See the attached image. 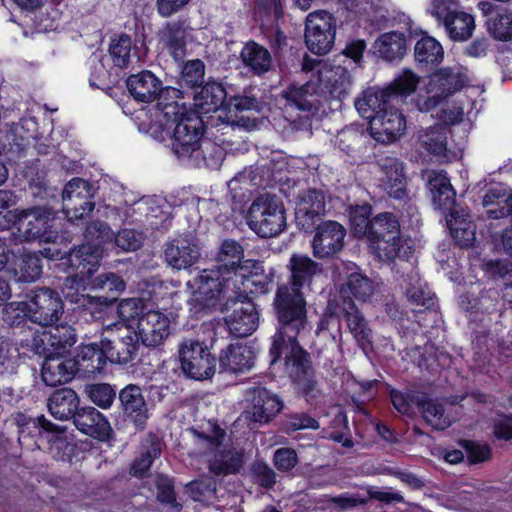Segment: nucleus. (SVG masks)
I'll use <instances>...</instances> for the list:
<instances>
[{"mask_svg": "<svg viewBox=\"0 0 512 512\" xmlns=\"http://www.w3.org/2000/svg\"><path fill=\"white\" fill-rule=\"evenodd\" d=\"M219 361L221 367L233 373L249 370L253 366L251 350L241 345H229L220 355Z\"/></svg>", "mask_w": 512, "mask_h": 512, "instance_id": "obj_41", "label": "nucleus"}, {"mask_svg": "<svg viewBox=\"0 0 512 512\" xmlns=\"http://www.w3.org/2000/svg\"><path fill=\"white\" fill-rule=\"evenodd\" d=\"M372 208L368 204L352 207L350 210V221L353 232L358 236H365L370 231L372 219H370Z\"/></svg>", "mask_w": 512, "mask_h": 512, "instance_id": "obj_56", "label": "nucleus"}, {"mask_svg": "<svg viewBox=\"0 0 512 512\" xmlns=\"http://www.w3.org/2000/svg\"><path fill=\"white\" fill-rule=\"evenodd\" d=\"M188 31L186 21L178 19L167 22L158 33L160 44L176 61L182 60L186 55Z\"/></svg>", "mask_w": 512, "mask_h": 512, "instance_id": "obj_27", "label": "nucleus"}, {"mask_svg": "<svg viewBox=\"0 0 512 512\" xmlns=\"http://www.w3.org/2000/svg\"><path fill=\"white\" fill-rule=\"evenodd\" d=\"M205 65L199 59L190 60L182 68V80L190 87L201 86L204 82Z\"/></svg>", "mask_w": 512, "mask_h": 512, "instance_id": "obj_60", "label": "nucleus"}, {"mask_svg": "<svg viewBox=\"0 0 512 512\" xmlns=\"http://www.w3.org/2000/svg\"><path fill=\"white\" fill-rule=\"evenodd\" d=\"M444 28L449 38L453 41H467L475 30V20L471 14L458 11L445 23Z\"/></svg>", "mask_w": 512, "mask_h": 512, "instance_id": "obj_46", "label": "nucleus"}, {"mask_svg": "<svg viewBox=\"0 0 512 512\" xmlns=\"http://www.w3.org/2000/svg\"><path fill=\"white\" fill-rule=\"evenodd\" d=\"M391 236L393 237L384 236L369 241L370 248L380 260H393L400 256L404 244L401 231L399 230Z\"/></svg>", "mask_w": 512, "mask_h": 512, "instance_id": "obj_49", "label": "nucleus"}, {"mask_svg": "<svg viewBox=\"0 0 512 512\" xmlns=\"http://www.w3.org/2000/svg\"><path fill=\"white\" fill-rule=\"evenodd\" d=\"M85 239L87 243L73 249L68 255L67 263L75 270V274L66 279V285L86 284V280L98 269L105 245H115L123 251H134L141 244L140 237L134 230L123 229L114 235L107 224L99 221L86 227Z\"/></svg>", "mask_w": 512, "mask_h": 512, "instance_id": "obj_2", "label": "nucleus"}, {"mask_svg": "<svg viewBox=\"0 0 512 512\" xmlns=\"http://www.w3.org/2000/svg\"><path fill=\"white\" fill-rule=\"evenodd\" d=\"M342 312L346 325L357 343L361 346L369 345L372 340V331L355 303L344 301Z\"/></svg>", "mask_w": 512, "mask_h": 512, "instance_id": "obj_34", "label": "nucleus"}, {"mask_svg": "<svg viewBox=\"0 0 512 512\" xmlns=\"http://www.w3.org/2000/svg\"><path fill=\"white\" fill-rule=\"evenodd\" d=\"M76 343L75 329L67 324L57 325L41 335L34 336L31 340L32 350L36 354H45L46 346H50L55 351H60L71 347Z\"/></svg>", "mask_w": 512, "mask_h": 512, "instance_id": "obj_25", "label": "nucleus"}, {"mask_svg": "<svg viewBox=\"0 0 512 512\" xmlns=\"http://www.w3.org/2000/svg\"><path fill=\"white\" fill-rule=\"evenodd\" d=\"M186 492L194 501H207L216 493V482L211 478L192 481L186 485Z\"/></svg>", "mask_w": 512, "mask_h": 512, "instance_id": "obj_59", "label": "nucleus"}, {"mask_svg": "<svg viewBox=\"0 0 512 512\" xmlns=\"http://www.w3.org/2000/svg\"><path fill=\"white\" fill-rule=\"evenodd\" d=\"M418 83L419 77L413 71L405 69L394 79L387 90L390 96L394 94L406 96L416 90Z\"/></svg>", "mask_w": 512, "mask_h": 512, "instance_id": "obj_57", "label": "nucleus"}, {"mask_svg": "<svg viewBox=\"0 0 512 512\" xmlns=\"http://www.w3.org/2000/svg\"><path fill=\"white\" fill-rule=\"evenodd\" d=\"M417 406L425 422L437 430H444L451 425V420L445 415L443 405L437 400L419 399Z\"/></svg>", "mask_w": 512, "mask_h": 512, "instance_id": "obj_47", "label": "nucleus"}, {"mask_svg": "<svg viewBox=\"0 0 512 512\" xmlns=\"http://www.w3.org/2000/svg\"><path fill=\"white\" fill-rule=\"evenodd\" d=\"M374 49L385 60L392 61L400 58L406 50L405 36L399 32L383 34L375 41Z\"/></svg>", "mask_w": 512, "mask_h": 512, "instance_id": "obj_45", "label": "nucleus"}, {"mask_svg": "<svg viewBox=\"0 0 512 512\" xmlns=\"http://www.w3.org/2000/svg\"><path fill=\"white\" fill-rule=\"evenodd\" d=\"M315 229L312 249L316 258H330L342 250L346 230L341 224L330 220L318 223Z\"/></svg>", "mask_w": 512, "mask_h": 512, "instance_id": "obj_17", "label": "nucleus"}, {"mask_svg": "<svg viewBox=\"0 0 512 512\" xmlns=\"http://www.w3.org/2000/svg\"><path fill=\"white\" fill-rule=\"evenodd\" d=\"M233 278L217 268L203 269L187 283L193 290L194 308L207 310L219 305Z\"/></svg>", "mask_w": 512, "mask_h": 512, "instance_id": "obj_8", "label": "nucleus"}, {"mask_svg": "<svg viewBox=\"0 0 512 512\" xmlns=\"http://www.w3.org/2000/svg\"><path fill=\"white\" fill-rule=\"evenodd\" d=\"M126 85L132 97L144 103H150L158 99L165 90L162 81L148 70L130 75L127 78Z\"/></svg>", "mask_w": 512, "mask_h": 512, "instance_id": "obj_26", "label": "nucleus"}, {"mask_svg": "<svg viewBox=\"0 0 512 512\" xmlns=\"http://www.w3.org/2000/svg\"><path fill=\"white\" fill-rule=\"evenodd\" d=\"M240 57L243 64L257 75L267 72L271 66L269 51L255 42L245 44L241 50Z\"/></svg>", "mask_w": 512, "mask_h": 512, "instance_id": "obj_44", "label": "nucleus"}, {"mask_svg": "<svg viewBox=\"0 0 512 512\" xmlns=\"http://www.w3.org/2000/svg\"><path fill=\"white\" fill-rule=\"evenodd\" d=\"M48 409L51 415L59 420H68L78 412L79 399L70 388L56 390L48 399Z\"/></svg>", "mask_w": 512, "mask_h": 512, "instance_id": "obj_36", "label": "nucleus"}, {"mask_svg": "<svg viewBox=\"0 0 512 512\" xmlns=\"http://www.w3.org/2000/svg\"><path fill=\"white\" fill-rule=\"evenodd\" d=\"M336 20L326 11H314L306 17L305 44L316 55H326L334 45Z\"/></svg>", "mask_w": 512, "mask_h": 512, "instance_id": "obj_10", "label": "nucleus"}, {"mask_svg": "<svg viewBox=\"0 0 512 512\" xmlns=\"http://www.w3.org/2000/svg\"><path fill=\"white\" fill-rule=\"evenodd\" d=\"M7 312H17L40 326L56 323L64 313V303L58 292L49 288L35 289L28 300L9 303Z\"/></svg>", "mask_w": 512, "mask_h": 512, "instance_id": "obj_4", "label": "nucleus"}, {"mask_svg": "<svg viewBox=\"0 0 512 512\" xmlns=\"http://www.w3.org/2000/svg\"><path fill=\"white\" fill-rule=\"evenodd\" d=\"M203 129V120L197 113H189L175 125L172 150L179 159H198Z\"/></svg>", "mask_w": 512, "mask_h": 512, "instance_id": "obj_12", "label": "nucleus"}, {"mask_svg": "<svg viewBox=\"0 0 512 512\" xmlns=\"http://www.w3.org/2000/svg\"><path fill=\"white\" fill-rule=\"evenodd\" d=\"M244 258V248L235 239L222 241L216 254L217 266L215 268L233 278L238 275L241 260Z\"/></svg>", "mask_w": 512, "mask_h": 512, "instance_id": "obj_33", "label": "nucleus"}, {"mask_svg": "<svg viewBox=\"0 0 512 512\" xmlns=\"http://www.w3.org/2000/svg\"><path fill=\"white\" fill-rule=\"evenodd\" d=\"M287 268L290 272L288 282L278 286L274 306L284 332L294 336L299 331H304L308 323L302 289L310 286L313 277L321 268L309 256L296 253L291 255Z\"/></svg>", "mask_w": 512, "mask_h": 512, "instance_id": "obj_1", "label": "nucleus"}, {"mask_svg": "<svg viewBox=\"0 0 512 512\" xmlns=\"http://www.w3.org/2000/svg\"><path fill=\"white\" fill-rule=\"evenodd\" d=\"M202 157L208 167L217 168L223 161V149L211 141H202L198 159Z\"/></svg>", "mask_w": 512, "mask_h": 512, "instance_id": "obj_64", "label": "nucleus"}, {"mask_svg": "<svg viewBox=\"0 0 512 512\" xmlns=\"http://www.w3.org/2000/svg\"><path fill=\"white\" fill-rule=\"evenodd\" d=\"M161 450L158 444H152L149 448L143 451L138 457L132 467L131 473L134 476L144 475L151 467L153 461L160 456Z\"/></svg>", "mask_w": 512, "mask_h": 512, "instance_id": "obj_61", "label": "nucleus"}, {"mask_svg": "<svg viewBox=\"0 0 512 512\" xmlns=\"http://www.w3.org/2000/svg\"><path fill=\"white\" fill-rule=\"evenodd\" d=\"M317 85L321 92L328 94L331 98L342 100L351 90V75L341 66H322L318 69Z\"/></svg>", "mask_w": 512, "mask_h": 512, "instance_id": "obj_21", "label": "nucleus"}, {"mask_svg": "<svg viewBox=\"0 0 512 512\" xmlns=\"http://www.w3.org/2000/svg\"><path fill=\"white\" fill-rule=\"evenodd\" d=\"M200 257V250L193 239L179 236L168 242L164 249L165 262L173 269H187Z\"/></svg>", "mask_w": 512, "mask_h": 512, "instance_id": "obj_20", "label": "nucleus"}, {"mask_svg": "<svg viewBox=\"0 0 512 512\" xmlns=\"http://www.w3.org/2000/svg\"><path fill=\"white\" fill-rule=\"evenodd\" d=\"M318 90L317 83L310 80L301 86L292 85L282 92V96L289 106L302 111H310L314 106V96Z\"/></svg>", "mask_w": 512, "mask_h": 512, "instance_id": "obj_43", "label": "nucleus"}, {"mask_svg": "<svg viewBox=\"0 0 512 512\" xmlns=\"http://www.w3.org/2000/svg\"><path fill=\"white\" fill-rule=\"evenodd\" d=\"M119 401L124 416L136 427L143 428L149 414L141 388L135 384L126 385L119 392Z\"/></svg>", "mask_w": 512, "mask_h": 512, "instance_id": "obj_24", "label": "nucleus"}, {"mask_svg": "<svg viewBox=\"0 0 512 512\" xmlns=\"http://www.w3.org/2000/svg\"><path fill=\"white\" fill-rule=\"evenodd\" d=\"M414 54L417 62L434 65L442 60L444 52L435 38L424 36L415 44Z\"/></svg>", "mask_w": 512, "mask_h": 512, "instance_id": "obj_50", "label": "nucleus"}, {"mask_svg": "<svg viewBox=\"0 0 512 512\" xmlns=\"http://www.w3.org/2000/svg\"><path fill=\"white\" fill-rule=\"evenodd\" d=\"M6 217L13 221L12 224L17 229L16 237L20 242H31L37 239L49 242L53 238L51 228L55 216L48 207L15 209L14 212H8Z\"/></svg>", "mask_w": 512, "mask_h": 512, "instance_id": "obj_7", "label": "nucleus"}, {"mask_svg": "<svg viewBox=\"0 0 512 512\" xmlns=\"http://www.w3.org/2000/svg\"><path fill=\"white\" fill-rule=\"evenodd\" d=\"M227 93L221 83L208 82L194 96V105L199 114L218 111L225 103Z\"/></svg>", "mask_w": 512, "mask_h": 512, "instance_id": "obj_35", "label": "nucleus"}, {"mask_svg": "<svg viewBox=\"0 0 512 512\" xmlns=\"http://www.w3.org/2000/svg\"><path fill=\"white\" fill-rule=\"evenodd\" d=\"M85 391L89 399L102 409L111 407L116 397V391L107 383L88 385L86 386Z\"/></svg>", "mask_w": 512, "mask_h": 512, "instance_id": "obj_55", "label": "nucleus"}, {"mask_svg": "<svg viewBox=\"0 0 512 512\" xmlns=\"http://www.w3.org/2000/svg\"><path fill=\"white\" fill-rule=\"evenodd\" d=\"M179 358L182 371L192 379H208L215 373V358L207 346L196 339H185L180 344Z\"/></svg>", "mask_w": 512, "mask_h": 512, "instance_id": "obj_11", "label": "nucleus"}, {"mask_svg": "<svg viewBox=\"0 0 512 512\" xmlns=\"http://www.w3.org/2000/svg\"><path fill=\"white\" fill-rule=\"evenodd\" d=\"M74 424L84 434L99 440L108 439L112 432L107 419L94 407L79 410L74 416Z\"/></svg>", "mask_w": 512, "mask_h": 512, "instance_id": "obj_28", "label": "nucleus"}, {"mask_svg": "<svg viewBox=\"0 0 512 512\" xmlns=\"http://www.w3.org/2000/svg\"><path fill=\"white\" fill-rule=\"evenodd\" d=\"M464 84L462 75L451 68H442L432 74L427 83V93H436L443 99L459 90Z\"/></svg>", "mask_w": 512, "mask_h": 512, "instance_id": "obj_37", "label": "nucleus"}, {"mask_svg": "<svg viewBox=\"0 0 512 512\" xmlns=\"http://www.w3.org/2000/svg\"><path fill=\"white\" fill-rule=\"evenodd\" d=\"M382 171L381 186L387 194L395 199H403L407 195V180L404 164L395 157L386 156L379 160Z\"/></svg>", "mask_w": 512, "mask_h": 512, "instance_id": "obj_22", "label": "nucleus"}, {"mask_svg": "<svg viewBox=\"0 0 512 512\" xmlns=\"http://www.w3.org/2000/svg\"><path fill=\"white\" fill-rule=\"evenodd\" d=\"M106 353L103 344L98 348L95 344H87L79 347L77 356L73 359L76 363V371L85 374L100 372L106 363Z\"/></svg>", "mask_w": 512, "mask_h": 512, "instance_id": "obj_39", "label": "nucleus"}, {"mask_svg": "<svg viewBox=\"0 0 512 512\" xmlns=\"http://www.w3.org/2000/svg\"><path fill=\"white\" fill-rule=\"evenodd\" d=\"M180 91L176 88L166 87L160 97L157 99L156 118L166 128H170L173 124H177L181 118L186 117L189 113L184 103L180 102Z\"/></svg>", "mask_w": 512, "mask_h": 512, "instance_id": "obj_23", "label": "nucleus"}, {"mask_svg": "<svg viewBox=\"0 0 512 512\" xmlns=\"http://www.w3.org/2000/svg\"><path fill=\"white\" fill-rule=\"evenodd\" d=\"M192 0H155L154 8L160 18L168 19L184 11Z\"/></svg>", "mask_w": 512, "mask_h": 512, "instance_id": "obj_63", "label": "nucleus"}, {"mask_svg": "<svg viewBox=\"0 0 512 512\" xmlns=\"http://www.w3.org/2000/svg\"><path fill=\"white\" fill-rule=\"evenodd\" d=\"M448 128L442 124L422 129L418 132L417 139L422 148L430 154L442 156L447 148Z\"/></svg>", "mask_w": 512, "mask_h": 512, "instance_id": "obj_42", "label": "nucleus"}, {"mask_svg": "<svg viewBox=\"0 0 512 512\" xmlns=\"http://www.w3.org/2000/svg\"><path fill=\"white\" fill-rule=\"evenodd\" d=\"M247 400L251 406L247 413L258 423H267L282 409L283 403L276 394L265 387H253L247 391Z\"/></svg>", "mask_w": 512, "mask_h": 512, "instance_id": "obj_19", "label": "nucleus"}, {"mask_svg": "<svg viewBox=\"0 0 512 512\" xmlns=\"http://www.w3.org/2000/svg\"><path fill=\"white\" fill-rule=\"evenodd\" d=\"M279 324V333L274 337L270 348L271 364H274L280 355L284 354L285 371L288 376L306 398H316L319 389L309 355L296 340L302 331L290 336L284 332L283 324Z\"/></svg>", "mask_w": 512, "mask_h": 512, "instance_id": "obj_3", "label": "nucleus"}, {"mask_svg": "<svg viewBox=\"0 0 512 512\" xmlns=\"http://www.w3.org/2000/svg\"><path fill=\"white\" fill-rule=\"evenodd\" d=\"M483 205L489 218L510 217L512 222V195L506 197L500 190L491 189L483 197Z\"/></svg>", "mask_w": 512, "mask_h": 512, "instance_id": "obj_48", "label": "nucleus"}, {"mask_svg": "<svg viewBox=\"0 0 512 512\" xmlns=\"http://www.w3.org/2000/svg\"><path fill=\"white\" fill-rule=\"evenodd\" d=\"M92 289L106 290L110 295L108 296H82V305L86 304H99L102 306H109L116 299L117 295L125 289L124 281L114 273H104L91 279L88 283Z\"/></svg>", "mask_w": 512, "mask_h": 512, "instance_id": "obj_30", "label": "nucleus"}, {"mask_svg": "<svg viewBox=\"0 0 512 512\" xmlns=\"http://www.w3.org/2000/svg\"><path fill=\"white\" fill-rule=\"evenodd\" d=\"M407 128L403 113L395 108L376 114L370 121V135L380 143H392L404 135Z\"/></svg>", "mask_w": 512, "mask_h": 512, "instance_id": "obj_16", "label": "nucleus"}, {"mask_svg": "<svg viewBox=\"0 0 512 512\" xmlns=\"http://www.w3.org/2000/svg\"><path fill=\"white\" fill-rule=\"evenodd\" d=\"M134 332L143 345L156 347L169 336L170 319L161 311L148 310L139 317Z\"/></svg>", "mask_w": 512, "mask_h": 512, "instance_id": "obj_18", "label": "nucleus"}, {"mask_svg": "<svg viewBox=\"0 0 512 512\" xmlns=\"http://www.w3.org/2000/svg\"><path fill=\"white\" fill-rule=\"evenodd\" d=\"M95 189L91 183L81 178L71 179L62 193L63 211L73 222L87 216L95 207Z\"/></svg>", "mask_w": 512, "mask_h": 512, "instance_id": "obj_13", "label": "nucleus"}, {"mask_svg": "<svg viewBox=\"0 0 512 512\" xmlns=\"http://www.w3.org/2000/svg\"><path fill=\"white\" fill-rule=\"evenodd\" d=\"M400 224L397 218L389 212H384L372 218L370 231L367 235L368 242L384 236L392 237L393 233L399 232Z\"/></svg>", "mask_w": 512, "mask_h": 512, "instance_id": "obj_53", "label": "nucleus"}, {"mask_svg": "<svg viewBox=\"0 0 512 512\" xmlns=\"http://www.w3.org/2000/svg\"><path fill=\"white\" fill-rule=\"evenodd\" d=\"M117 312L123 321L138 320L145 313L143 301L139 298L123 299L118 305Z\"/></svg>", "mask_w": 512, "mask_h": 512, "instance_id": "obj_62", "label": "nucleus"}, {"mask_svg": "<svg viewBox=\"0 0 512 512\" xmlns=\"http://www.w3.org/2000/svg\"><path fill=\"white\" fill-rule=\"evenodd\" d=\"M132 40L126 34H121L111 40L109 55L113 64L119 68H127L132 58Z\"/></svg>", "mask_w": 512, "mask_h": 512, "instance_id": "obj_52", "label": "nucleus"}, {"mask_svg": "<svg viewBox=\"0 0 512 512\" xmlns=\"http://www.w3.org/2000/svg\"><path fill=\"white\" fill-rule=\"evenodd\" d=\"M237 301L229 297L222 311L228 310L230 303L236 307L232 313L225 318L229 331L235 337H246L251 335L258 326V312L255 305L246 295L238 294Z\"/></svg>", "mask_w": 512, "mask_h": 512, "instance_id": "obj_14", "label": "nucleus"}, {"mask_svg": "<svg viewBox=\"0 0 512 512\" xmlns=\"http://www.w3.org/2000/svg\"><path fill=\"white\" fill-rule=\"evenodd\" d=\"M325 213V195L321 190L309 189L299 194L295 207L298 226L312 232Z\"/></svg>", "mask_w": 512, "mask_h": 512, "instance_id": "obj_15", "label": "nucleus"}, {"mask_svg": "<svg viewBox=\"0 0 512 512\" xmlns=\"http://www.w3.org/2000/svg\"><path fill=\"white\" fill-rule=\"evenodd\" d=\"M108 333L101 340L106 358L116 364L125 365L138 356L139 338L124 323H111L103 328Z\"/></svg>", "mask_w": 512, "mask_h": 512, "instance_id": "obj_9", "label": "nucleus"}, {"mask_svg": "<svg viewBox=\"0 0 512 512\" xmlns=\"http://www.w3.org/2000/svg\"><path fill=\"white\" fill-rule=\"evenodd\" d=\"M284 204L276 196L263 194L249 207L246 222L249 228L262 238L275 237L286 228Z\"/></svg>", "mask_w": 512, "mask_h": 512, "instance_id": "obj_5", "label": "nucleus"}, {"mask_svg": "<svg viewBox=\"0 0 512 512\" xmlns=\"http://www.w3.org/2000/svg\"><path fill=\"white\" fill-rule=\"evenodd\" d=\"M202 448L209 450L208 469L216 476L236 474L244 464L243 454L233 448L222 447L225 431L213 426L211 434L193 431Z\"/></svg>", "mask_w": 512, "mask_h": 512, "instance_id": "obj_6", "label": "nucleus"}, {"mask_svg": "<svg viewBox=\"0 0 512 512\" xmlns=\"http://www.w3.org/2000/svg\"><path fill=\"white\" fill-rule=\"evenodd\" d=\"M41 274V258L35 253L23 255L15 272L17 280L20 282H34L40 278Z\"/></svg>", "mask_w": 512, "mask_h": 512, "instance_id": "obj_54", "label": "nucleus"}, {"mask_svg": "<svg viewBox=\"0 0 512 512\" xmlns=\"http://www.w3.org/2000/svg\"><path fill=\"white\" fill-rule=\"evenodd\" d=\"M390 97L387 89L370 88L364 92L362 98L355 101V107L364 118L371 121L376 114L388 109Z\"/></svg>", "mask_w": 512, "mask_h": 512, "instance_id": "obj_40", "label": "nucleus"}, {"mask_svg": "<svg viewBox=\"0 0 512 512\" xmlns=\"http://www.w3.org/2000/svg\"><path fill=\"white\" fill-rule=\"evenodd\" d=\"M428 185L434 205L443 210H453L456 192L449 178L443 172L431 171L428 175Z\"/></svg>", "mask_w": 512, "mask_h": 512, "instance_id": "obj_32", "label": "nucleus"}, {"mask_svg": "<svg viewBox=\"0 0 512 512\" xmlns=\"http://www.w3.org/2000/svg\"><path fill=\"white\" fill-rule=\"evenodd\" d=\"M464 210L453 209L446 218L452 237L460 247H470L476 239V225Z\"/></svg>", "mask_w": 512, "mask_h": 512, "instance_id": "obj_31", "label": "nucleus"}, {"mask_svg": "<svg viewBox=\"0 0 512 512\" xmlns=\"http://www.w3.org/2000/svg\"><path fill=\"white\" fill-rule=\"evenodd\" d=\"M374 282L358 272L351 273L346 282L340 288V294L344 301H352L355 298L360 301H367L375 292Z\"/></svg>", "mask_w": 512, "mask_h": 512, "instance_id": "obj_38", "label": "nucleus"}, {"mask_svg": "<svg viewBox=\"0 0 512 512\" xmlns=\"http://www.w3.org/2000/svg\"><path fill=\"white\" fill-rule=\"evenodd\" d=\"M457 0H430L427 13L443 26L458 12Z\"/></svg>", "mask_w": 512, "mask_h": 512, "instance_id": "obj_58", "label": "nucleus"}, {"mask_svg": "<svg viewBox=\"0 0 512 512\" xmlns=\"http://www.w3.org/2000/svg\"><path fill=\"white\" fill-rule=\"evenodd\" d=\"M76 363L71 358L46 357L41 370L42 380L47 386H57L72 380Z\"/></svg>", "mask_w": 512, "mask_h": 512, "instance_id": "obj_29", "label": "nucleus"}, {"mask_svg": "<svg viewBox=\"0 0 512 512\" xmlns=\"http://www.w3.org/2000/svg\"><path fill=\"white\" fill-rule=\"evenodd\" d=\"M486 25L489 33L496 40L509 41L512 39V12L497 11L490 16Z\"/></svg>", "mask_w": 512, "mask_h": 512, "instance_id": "obj_51", "label": "nucleus"}]
</instances>
